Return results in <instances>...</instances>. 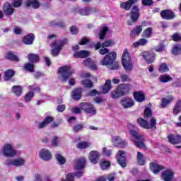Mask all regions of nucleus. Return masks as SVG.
I'll use <instances>...</instances> for the list:
<instances>
[{"instance_id": "2f4dec72", "label": "nucleus", "mask_w": 181, "mask_h": 181, "mask_svg": "<svg viewBox=\"0 0 181 181\" xmlns=\"http://www.w3.org/2000/svg\"><path fill=\"white\" fill-rule=\"evenodd\" d=\"M53 117H45V120L43 122H41L38 124V128L39 129H42V128H45L48 125V124H50V122H53Z\"/></svg>"}, {"instance_id": "9b49d317", "label": "nucleus", "mask_w": 181, "mask_h": 181, "mask_svg": "<svg viewBox=\"0 0 181 181\" xmlns=\"http://www.w3.org/2000/svg\"><path fill=\"white\" fill-rule=\"evenodd\" d=\"M160 15L162 19H165V21H172L176 18L175 12L170 9H165L160 11Z\"/></svg>"}, {"instance_id": "bb28decb", "label": "nucleus", "mask_w": 181, "mask_h": 181, "mask_svg": "<svg viewBox=\"0 0 181 181\" xmlns=\"http://www.w3.org/2000/svg\"><path fill=\"white\" fill-rule=\"evenodd\" d=\"M90 56V52L86 50H81L76 52L74 54V57H76V59H86V57H88Z\"/></svg>"}, {"instance_id": "13d9d810", "label": "nucleus", "mask_w": 181, "mask_h": 181, "mask_svg": "<svg viewBox=\"0 0 181 181\" xmlns=\"http://www.w3.org/2000/svg\"><path fill=\"white\" fill-rule=\"evenodd\" d=\"M24 69L27 70V71L33 73V69H35V65H33V64L27 63L24 65Z\"/></svg>"}, {"instance_id": "f03ea898", "label": "nucleus", "mask_w": 181, "mask_h": 181, "mask_svg": "<svg viewBox=\"0 0 181 181\" xmlns=\"http://www.w3.org/2000/svg\"><path fill=\"white\" fill-rule=\"evenodd\" d=\"M122 64L125 71H132V69H134V63H132V59L128 52V49H125L122 54Z\"/></svg>"}, {"instance_id": "864d4df0", "label": "nucleus", "mask_w": 181, "mask_h": 181, "mask_svg": "<svg viewBox=\"0 0 181 181\" xmlns=\"http://www.w3.org/2000/svg\"><path fill=\"white\" fill-rule=\"evenodd\" d=\"M111 166V163L110 161H102L100 163V168L103 170H105V169H108Z\"/></svg>"}, {"instance_id": "e2e57ef3", "label": "nucleus", "mask_w": 181, "mask_h": 181, "mask_svg": "<svg viewBox=\"0 0 181 181\" xmlns=\"http://www.w3.org/2000/svg\"><path fill=\"white\" fill-rule=\"evenodd\" d=\"M99 53L100 54H101L102 56H104V54H107L108 53H110V49L108 48H105L104 47H102L100 49H99Z\"/></svg>"}, {"instance_id": "f3484780", "label": "nucleus", "mask_w": 181, "mask_h": 181, "mask_svg": "<svg viewBox=\"0 0 181 181\" xmlns=\"http://www.w3.org/2000/svg\"><path fill=\"white\" fill-rule=\"evenodd\" d=\"M140 16L139 7L138 6H134L131 11V19L132 22H138Z\"/></svg>"}, {"instance_id": "2eb2a0df", "label": "nucleus", "mask_w": 181, "mask_h": 181, "mask_svg": "<svg viewBox=\"0 0 181 181\" xmlns=\"http://www.w3.org/2000/svg\"><path fill=\"white\" fill-rule=\"evenodd\" d=\"M75 12H78L80 15L83 16H87L88 15H91V13H94V12H98V10L93 8H75Z\"/></svg>"}, {"instance_id": "5fc2aeb1", "label": "nucleus", "mask_w": 181, "mask_h": 181, "mask_svg": "<svg viewBox=\"0 0 181 181\" xmlns=\"http://www.w3.org/2000/svg\"><path fill=\"white\" fill-rule=\"evenodd\" d=\"M179 52H181V45L177 44L173 47L172 53L173 54H179Z\"/></svg>"}, {"instance_id": "e433bc0d", "label": "nucleus", "mask_w": 181, "mask_h": 181, "mask_svg": "<svg viewBox=\"0 0 181 181\" xmlns=\"http://www.w3.org/2000/svg\"><path fill=\"white\" fill-rule=\"evenodd\" d=\"M158 80L160 83H169L173 80V78L169 74H163L159 76Z\"/></svg>"}, {"instance_id": "ea45409f", "label": "nucleus", "mask_w": 181, "mask_h": 181, "mask_svg": "<svg viewBox=\"0 0 181 181\" xmlns=\"http://www.w3.org/2000/svg\"><path fill=\"white\" fill-rule=\"evenodd\" d=\"M15 76V71L12 69L6 70L4 74V81H9Z\"/></svg>"}, {"instance_id": "774afa93", "label": "nucleus", "mask_w": 181, "mask_h": 181, "mask_svg": "<svg viewBox=\"0 0 181 181\" xmlns=\"http://www.w3.org/2000/svg\"><path fill=\"white\" fill-rule=\"evenodd\" d=\"M81 111H83L81 110V108L79 107H75L74 108H72V112L74 114H81Z\"/></svg>"}, {"instance_id": "a18cd8bd", "label": "nucleus", "mask_w": 181, "mask_h": 181, "mask_svg": "<svg viewBox=\"0 0 181 181\" xmlns=\"http://www.w3.org/2000/svg\"><path fill=\"white\" fill-rule=\"evenodd\" d=\"M6 59L12 60L13 62H19V58L13 54L11 52H8L6 55Z\"/></svg>"}, {"instance_id": "72a5a7b5", "label": "nucleus", "mask_w": 181, "mask_h": 181, "mask_svg": "<svg viewBox=\"0 0 181 181\" xmlns=\"http://www.w3.org/2000/svg\"><path fill=\"white\" fill-rule=\"evenodd\" d=\"M83 64H84V66H86V67H90V69H92V70L97 69V66H95L94 62H93V61L90 58L86 59L83 62Z\"/></svg>"}, {"instance_id": "680f3d73", "label": "nucleus", "mask_w": 181, "mask_h": 181, "mask_svg": "<svg viewBox=\"0 0 181 181\" xmlns=\"http://www.w3.org/2000/svg\"><path fill=\"white\" fill-rule=\"evenodd\" d=\"M35 95V93L33 92H29L25 95V100L26 103H28V101H30L32 98H33V96Z\"/></svg>"}, {"instance_id": "b1692460", "label": "nucleus", "mask_w": 181, "mask_h": 181, "mask_svg": "<svg viewBox=\"0 0 181 181\" xmlns=\"http://www.w3.org/2000/svg\"><path fill=\"white\" fill-rule=\"evenodd\" d=\"M40 158L43 160H50L52 159V153L49 150L44 148L40 152Z\"/></svg>"}, {"instance_id": "69168bd1", "label": "nucleus", "mask_w": 181, "mask_h": 181, "mask_svg": "<svg viewBox=\"0 0 181 181\" xmlns=\"http://www.w3.org/2000/svg\"><path fill=\"white\" fill-rule=\"evenodd\" d=\"M51 144L52 146H57V144H59V137L56 136H54V138L51 141Z\"/></svg>"}, {"instance_id": "338daca9", "label": "nucleus", "mask_w": 181, "mask_h": 181, "mask_svg": "<svg viewBox=\"0 0 181 181\" xmlns=\"http://www.w3.org/2000/svg\"><path fill=\"white\" fill-rule=\"evenodd\" d=\"M70 32L72 35H77V33H78V28L76 26H71L70 28Z\"/></svg>"}, {"instance_id": "ddd939ff", "label": "nucleus", "mask_w": 181, "mask_h": 181, "mask_svg": "<svg viewBox=\"0 0 181 181\" xmlns=\"http://www.w3.org/2000/svg\"><path fill=\"white\" fill-rule=\"evenodd\" d=\"M175 173L170 168L165 170L161 173V179L164 181H173Z\"/></svg>"}, {"instance_id": "a19ab883", "label": "nucleus", "mask_w": 181, "mask_h": 181, "mask_svg": "<svg viewBox=\"0 0 181 181\" xmlns=\"http://www.w3.org/2000/svg\"><path fill=\"white\" fill-rule=\"evenodd\" d=\"M180 112H181V100L177 101L173 110V114L174 115H177Z\"/></svg>"}, {"instance_id": "bf43d9fd", "label": "nucleus", "mask_w": 181, "mask_h": 181, "mask_svg": "<svg viewBox=\"0 0 181 181\" xmlns=\"http://www.w3.org/2000/svg\"><path fill=\"white\" fill-rule=\"evenodd\" d=\"M152 117V110L149 107H146L144 110V118H151Z\"/></svg>"}, {"instance_id": "f8f14e48", "label": "nucleus", "mask_w": 181, "mask_h": 181, "mask_svg": "<svg viewBox=\"0 0 181 181\" xmlns=\"http://www.w3.org/2000/svg\"><path fill=\"white\" fill-rule=\"evenodd\" d=\"M147 22L146 21H143L141 23V25H136L131 31L130 35L132 37H135V36H139L141 33H142V30H144V26H146Z\"/></svg>"}, {"instance_id": "dca6fc26", "label": "nucleus", "mask_w": 181, "mask_h": 181, "mask_svg": "<svg viewBox=\"0 0 181 181\" xmlns=\"http://www.w3.org/2000/svg\"><path fill=\"white\" fill-rule=\"evenodd\" d=\"M150 169L154 175H158L160 170H165V166L157 163L156 161L150 163L149 164Z\"/></svg>"}, {"instance_id": "4be33fe9", "label": "nucleus", "mask_w": 181, "mask_h": 181, "mask_svg": "<svg viewBox=\"0 0 181 181\" xmlns=\"http://www.w3.org/2000/svg\"><path fill=\"white\" fill-rule=\"evenodd\" d=\"M168 142L172 144L173 145H177V144H181V136L180 135H175L170 134L168 136Z\"/></svg>"}, {"instance_id": "8fccbe9b", "label": "nucleus", "mask_w": 181, "mask_h": 181, "mask_svg": "<svg viewBox=\"0 0 181 181\" xmlns=\"http://www.w3.org/2000/svg\"><path fill=\"white\" fill-rule=\"evenodd\" d=\"M81 84L88 88H91V87H93V82L88 79L83 80L81 81Z\"/></svg>"}, {"instance_id": "f704fd0d", "label": "nucleus", "mask_w": 181, "mask_h": 181, "mask_svg": "<svg viewBox=\"0 0 181 181\" xmlns=\"http://www.w3.org/2000/svg\"><path fill=\"white\" fill-rule=\"evenodd\" d=\"M173 101V97L169 96L168 98H163L161 99V103H160V108H165V107H168V105L170 103H172Z\"/></svg>"}, {"instance_id": "c85d7f7f", "label": "nucleus", "mask_w": 181, "mask_h": 181, "mask_svg": "<svg viewBox=\"0 0 181 181\" xmlns=\"http://www.w3.org/2000/svg\"><path fill=\"white\" fill-rule=\"evenodd\" d=\"M86 166V158H81L76 160V164L74 165L75 170H81Z\"/></svg>"}, {"instance_id": "0e129e2a", "label": "nucleus", "mask_w": 181, "mask_h": 181, "mask_svg": "<svg viewBox=\"0 0 181 181\" xmlns=\"http://www.w3.org/2000/svg\"><path fill=\"white\" fill-rule=\"evenodd\" d=\"M21 5H22V0H16L13 3L11 6L13 8H19Z\"/></svg>"}, {"instance_id": "0eeeda50", "label": "nucleus", "mask_w": 181, "mask_h": 181, "mask_svg": "<svg viewBox=\"0 0 181 181\" xmlns=\"http://www.w3.org/2000/svg\"><path fill=\"white\" fill-rule=\"evenodd\" d=\"M58 73L62 74V81H66L68 78H70L74 71L71 70L70 66H64L58 69Z\"/></svg>"}, {"instance_id": "423d86ee", "label": "nucleus", "mask_w": 181, "mask_h": 181, "mask_svg": "<svg viewBox=\"0 0 181 181\" xmlns=\"http://www.w3.org/2000/svg\"><path fill=\"white\" fill-rule=\"evenodd\" d=\"M2 152L4 156H7L8 158H15L18 153V151L13 148V144L12 143H5L2 148Z\"/></svg>"}, {"instance_id": "f257e3e1", "label": "nucleus", "mask_w": 181, "mask_h": 181, "mask_svg": "<svg viewBox=\"0 0 181 181\" xmlns=\"http://www.w3.org/2000/svg\"><path fill=\"white\" fill-rule=\"evenodd\" d=\"M127 128L129 130V134H131L132 138V141L136 146V148H139L140 149H146V146L145 145V137L141 134H139L135 129V126L133 124H128Z\"/></svg>"}, {"instance_id": "de8ad7c7", "label": "nucleus", "mask_w": 181, "mask_h": 181, "mask_svg": "<svg viewBox=\"0 0 181 181\" xmlns=\"http://www.w3.org/2000/svg\"><path fill=\"white\" fill-rule=\"evenodd\" d=\"M158 71L160 73H167V71H169L168 64L166 63H162L158 67Z\"/></svg>"}, {"instance_id": "6e6d98bb", "label": "nucleus", "mask_w": 181, "mask_h": 181, "mask_svg": "<svg viewBox=\"0 0 181 181\" xmlns=\"http://www.w3.org/2000/svg\"><path fill=\"white\" fill-rule=\"evenodd\" d=\"M56 159L58 160L60 165H64L66 163V158L59 153L56 154Z\"/></svg>"}, {"instance_id": "6ab92c4d", "label": "nucleus", "mask_w": 181, "mask_h": 181, "mask_svg": "<svg viewBox=\"0 0 181 181\" xmlns=\"http://www.w3.org/2000/svg\"><path fill=\"white\" fill-rule=\"evenodd\" d=\"M121 104L124 108H131L135 104V102L132 98L126 97L122 99Z\"/></svg>"}, {"instance_id": "4468645a", "label": "nucleus", "mask_w": 181, "mask_h": 181, "mask_svg": "<svg viewBox=\"0 0 181 181\" xmlns=\"http://www.w3.org/2000/svg\"><path fill=\"white\" fill-rule=\"evenodd\" d=\"M141 56L143 59H145L148 64H151V63H153V62H155L156 54L154 52H152L151 51H144L141 53Z\"/></svg>"}, {"instance_id": "39448f33", "label": "nucleus", "mask_w": 181, "mask_h": 181, "mask_svg": "<svg viewBox=\"0 0 181 181\" xmlns=\"http://www.w3.org/2000/svg\"><path fill=\"white\" fill-rule=\"evenodd\" d=\"M100 66H106L110 70H114V52H110L100 61Z\"/></svg>"}, {"instance_id": "aec40b11", "label": "nucleus", "mask_w": 181, "mask_h": 181, "mask_svg": "<svg viewBox=\"0 0 181 181\" xmlns=\"http://www.w3.org/2000/svg\"><path fill=\"white\" fill-rule=\"evenodd\" d=\"M88 159L91 162L95 165L98 162V159H100V153L97 151H92L89 153Z\"/></svg>"}, {"instance_id": "9d476101", "label": "nucleus", "mask_w": 181, "mask_h": 181, "mask_svg": "<svg viewBox=\"0 0 181 181\" xmlns=\"http://www.w3.org/2000/svg\"><path fill=\"white\" fill-rule=\"evenodd\" d=\"M79 107L82 111H84L87 114H93V115H95V108H94V106L91 105V103H80Z\"/></svg>"}, {"instance_id": "5701e85b", "label": "nucleus", "mask_w": 181, "mask_h": 181, "mask_svg": "<svg viewBox=\"0 0 181 181\" xmlns=\"http://www.w3.org/2000/svg\"><path fill=\"white\" fill-rule=\"evenodd\" d=\"M133 97L137 103H142L145 101V93L142 90L134 92Z\"/></svg>"}, {"instance_id": "58836bf2", "label": "nucleus", "mask_w": 181, "mask_h": 181, "mask_svg": "<svg viewBox=\"0 0 181 181\" xmlns=\"http://www.w3.org/2000/svg\"><path fill=\"white\" fill-rule=\"evenodd\" d=\"M136 159L138 165L140 166H144V165H145V156H144V154L140 151L137 152Z\"/></svg>"}, {"instance_id": "c03bdc74", "label": "nucleus", "mask_w": 181, "mask_h": 181, "mask_svg": "<svg viewBox=\"0 0 181 181\" xmlns=\"http://www.w3.org/2000/svg\"><path fill=\"white\" fill-rule=\"evenodd\" d=\"M28 60L31 63H37V62H39V55L35 54H29Z\"/></svg>"}, {"instance_id": "37998d69", "label": "nucleus", "mask_w": 181, "mask_h": 181, "mask_svg": "<svg viewBox=\"0 0 181 181\" xmlns=\"http://www.w3.org/2000/svg\"><path fill=\"white\" fill-rule=\"evenodd\" d=\"M107 32H108L107 27H103L99 32V39L100 40H103L105 39V35H107Z\"/></svg>"}, {"instance_id": "412c9836", "label": "nucleus", "mask_w": 181, "mask_h": 181, "mask_svg": "<svg viewBox=\"0 0 181 181\" xmlns=\"http://www.w3.org/2000/svg\"><path fill=\"white\" fill-rule=\"evenodd\" d=\"M137 2L138 0H129L125 2H122L120 4V8H122V9H124V11H129L131 8H132V5H135Z\"/></svg>"}, {"instance_id": "1a4fd4ad", "label": "nucleus", "mask_w": 181, "mask_h": 181, "mask_svg": "<svg viewBox=\"0 0 181 181\" xmlns=\"http://www.w3.org/2000/svg\"><path fill=\"white\" fill-rule=\"evenodd\" d=\"M116 159L122 168L127 166V153L125 151L119 150L116 154Z\"/></svg>"}, {"instance_id": "20e7f679", "label": "nucleus", "mask_w": 181, "mask_h": 181, "mask_svg": "<svg viewBox=\"0 0 181 181\" xmlns=\"http://www.w3.org/2000/svg\"><path fill=\"white\" fill-rule=\"evenodd\" d=\"M132 90V85L130 83H123L117 86L115 93V98L121 97L122 95H127Z\"/></svg>"}, {"instance_id": "6e6552de", "label": "nucleus", "mask_w": 181, "mask_h": 181, "mask_svg": "<svg viewBox=\"0 0 181 181\" xmlns=\"http://www.w3.org/2000/svg\"><path fill=\"white\" fill-rule=\"evenodd\" d=\"M52 47L51 54L54 57L59 56L60 53V50H62V47L64 46V42L60 40H56L51 43L50 45Z\"/></svg>"}, {"instance_id": "a878e982", "label": "nucleus", "mask_w": 181, "mask_h": 181, "mask_svg": "<svg viewBox=\"0 0 181 181\" xmlns=\"http://www.w3.org/2000/svg\"><path fill=\"white\" fill-rule=\"evenodd\" d=\"M114 145L116 148H125L127 146V142L119 136L115 137Z\"/></svg>"}, {"instance_id": "a211bd4d", "label": "nucleus", "mask_w": 181, "mask_h": 181, "mask_svg": "<svg viewBox=\"0 0 181 181\" xmlns=\"http://www.w3.org/2000/svg\"><path fill=\"white\" fill-rule=\"evenodd\" d=\"M13 6L11 5L8 2H6L3 6V11L6 15V16H11V15H13V12H15V9Z\"/></svg>"}, {"instance_id": "c756f323", "label": "nucleus", "mask_w": 181, "mask_h": 181, "mask_svg": "<svg viewBox=\"0 0 181 181\" xmlns=\"http://www.w3.org/2000/svg\"><path fill=\"white\" fill-rule=\"evenodd\" d=\"M83 90L80 88H76L72 90V98L76 101H78L81 98V93Z\"/></svg>"}, {"instance_id": "393cba45", "label": "nucleus", "mask_w": 181, "mask_h": 181, "mask_svg": "<svg viewBox=\"0 0 181 181\" xmlns=\"http://www.w3.org/2000/svg\"><path fill=\"white\" fill-rule=\"evenodd\" d=\"M25 8H29V6H33L34 9H37L40 6V3L37 0H26L24 4Z\"/></svg>"}, {"instance_id": "7c9ffc66", "label": "nucleus", "mask_w": 181, "mask_h": 181, "mask_svg": "<svg viewBox=\"0 0 181 181\" xmlns=\"http://www.w3.org/2000/svg\"><path fill=\"white\" fill-rule=\"evenodd\" d=\"M112 87L111 86V80L107 79L105 84L101 86V90L103 94H107L110 92V90H111Z\"/></svg>"}, {"instance_id": "c9c22d12", "label": "nucleus", "mask_w": 181, "mask_h": 181, "mask_svg": "<svg viewBox=\"0 0 181 181\" xmlns=\"http://www.w3.org/2000/svg\"><path fill=\"white\" fill-rule=\"evenodd\" d=\"M74 176H76V177H81V176H83V173L81 171H79L74 173V175L72 173H69L66 175V180L62 181H73L74 180Z\"/></svg>"}, {"instance_id": "09e8293b", "label": "nucleus", "mask_w": 181, "mask_h": 181, "mask_svg": "<svg viewBox=\"0 0 181 181\" xmlns=\"http://www.w3.org/2000/svg\"><path fill=\"white\" fill-rule=\"evenodd\" d=\"M84 128V124L81 123V124H77L73 126L72 127V131L73 132H80V131H81V129H83Z\"/></svg>"}, {"instance_id": "79ce46f5", "label": "nucleus", "mask_w": 181, "mask_h": 181, "mask_svg": "<svg viewBox=\"0 0 181 181\" xmlns=\"http://www.w3.org/2000/svg\"><path fill=\"white\" fill-rule=\"evenodd\" d=\"M12 92L13 94L17 95L18 97H20V95H22V87L21 86H14L11 88Z\"/></svg>"}, {"instance_id": "4c0bfd02", "label": "nucleus", "mask_w": 181, "mask_h": 181, "mask_svg": "<svg viewBox=\"0 0 181 181\" xmlns=\"http://www.w3.org/2000/svg\"><path fill=\"white\" fill-rule=\"evenodd\" d=\"M146 43H148V40H146V38H141L138 41L133 43L132 47L136 48L139 47V46H145Z\"/></svg>"}, {"instance_id": "603ef678", "label": "nucleus", "mask_w": 181, "mask_h": 181, "mask_svg": "<svg viewBox=\"0 0 181 181\" xmlns=\"http://www.w3.org/2000/svg\"><path fill=\"white\" fill-rule=\"evenodd\" d=\"M172 40L173 42H181V35L179 33H175L172 36H171Z\"/></svg>"}, {"instance_id": "49530a36", "label": "nucleus", "mask_w": 181, "mask_h": 181, "mask_svg": "<svg viewBox=\"0 0 181 181\" xmlns=\"http://www.w3.org/2000/svg\"><path fill=\"white\" fill-rule=\"evenodd\" d=\"M25 159L22 158L13 159L14 166H23L25 165Z\"/></svg>"}, {"instance_id": "cd10ccee", "label": "nucleus", "mask_w": 181, "mask_h": 181, "mask_svg": "<svg viewBox=\"0 0 181 181\" xmlns=\"http://www.w3.org/2000/svg\"><path fill=\"white\" fill-rule=\"evenodd\" d=\"M35 40V34L30 33L23 38V42L25 45H33V41Z\"/></svg>"}, {"instance_id": "3c124183", "label": "nucleus", "mask_w": 181, "mask_h": 181, "mask_svg": "<svg viewBox=\"0 0 181 181\" xmlns=\"http://www.w3.org/2000/svg\"><path fill=\"white\" fill-rule=\"evenodd\" d=\"M90 144L86 141L80 142L77 144V148H78V149H86V148H88Z\"/></svg>"}, {"instance_id": "7ed1b4c3", "label": "nucleus", "mask_w": 181, "mask_h": 181, "mask_svg": "<svg viewBox=\"0 0 181 181\" xmlns=\"http://www.w3.org/2000/svg\"><path fill=\"white\" fill-rule=\"evenodd\" d=\"M137 124L144 129H151V131L156 129V118L155 117H151L149 123L145 119L139 117L137 119Z\"/></svg>"}, {"instance_id": "052dcab7", "label": "nucleus", "mask_w": 181, "mask_h": 181, "mask_svg": "<svg viewBox=\"0 0 181 181\" xmlns=\"http://www.w3.org/2000/svg\"><path fill=\"white\" fill-rule=\"evenodd\" d=\"M141 4L144 6H152L155 2L153 0H141Z\"/></svg>"}, {"instance_id": "4d7b16f0", "label": "nucleus", "mask_w": 181, "mask_h": 181, "mask_svg": "<svg viewBox=\"0 0 181 181\" xmlns=\"http://www.w3.org/2000/svg\"><path fill=\"white\" fill-rule=\"evenodd\" d=\"M120 78L122 80V81H123V83H129L131 81H132V79H131V78H129V76H128V75L123 74L120 76Z\"/></svg>"}, {"instance_id": "473e14b6", "label": "nucleus", "mask_w": 181, "mask_h": 181, "mask_svg": "<svg viewBox=\"0 0 181 181\" xmlns=\"http://www.w3.org/2000/svg\"><path fill=\"white\" fill-rule=\"evenodd\" d=\"M152 35H153V28L152 27H148L143 31L141 36L145 39H149V37H152Z\"/></svg>"}]
</instances>
